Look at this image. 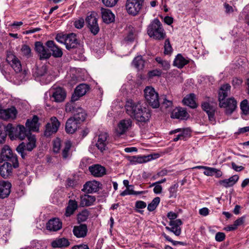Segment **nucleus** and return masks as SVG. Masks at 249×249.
<instances>
[{
  "label": "nucleus",
  "mask_w": 249,
  "mask_h": 249,
  "mask_svg": "<svg viewBox=\"0 0 249 249\" xmlns=\"http://www.w3.org/2000/svg\"><path fill=\"white\" fill-rule=\"evenodd\" d=\"M80 123H78L77 121L72 117L70 118L67 121L65 125V130L68 133H73L79 127L78 124Z\"/></svg>",
  "instance_id": "nucleus-26"
},
{
  "label": "nucleus",
  "mask_w": 249,
  "mask_h": 249,
  "mask_svg": "<svg viewBox=\"0 0 249 249\" xmlns=\"http://www.w3.org/2000/svg\"><path fill=\"white\" fill-rule=\"evenodd\" d=\"M101 13L104 22L109 24L114 21L115 16L110 10L101 8Z\"/></svg>",
  "instance_id": "nucleus-22"
},
{
  "label": "nucleus",
  "mask_w": 249,
  "mask_h": 249,
  "mask_svg": "<svg viewBox=\"0 0 249 249\" xmlns=\"http://www.w3.org/2000/svg\"><path fill=\"white\" fill-rule=\"evenodd\" d=\"M99 182L97 181H89L84 185L82 190L86 193L96 192L99 190Z\"/></svg>",
  "instance_id": "nucleus-25"
},
{
  "label": "nucleus",
  "mask_w": 249,
  "mask_h": 249,
  "mask_svg": "<svg viewBox=\"0 0 249 249\" xmlns=\"http://www.w3.org/2000/svg\"><path fill=\"white\" fill-rule=\"evenodd\" d=\"M172 101L167 100L165 97L164 98L163 102L160 105V108L162 110L171 107L172 106Z\"/></svg>",
  "instance_id": "nucleus-47"
},
{
  "label": "nucleus",
  "mask_w": 249,
  "mask_h": 249,
  "mask_svg": "<svg viewBox=\"0 0 249 249\" xmlns=\"http://www.w3.org/2000/svg\"><path fill=\"white\" fill-rule=\"evenodd\" d=\"M0 70L2 74L7 80H12L13 79L10 72V66L8 63H1L0 64Z\"/></svg>",
  "instance_id": "nucleus-37"
},
{
  "label": "nucleus",
  "mask_w": 249,
  "mask_h": 249,
  "mask_svg": "<svg viewBox=\"0 0 249 249\" xmlns=\"http://www.w3.org/2000/svg\"><path fill=\"white\" fill-rule=\"evenodd\" d=\"M143 106L139 102H134L132 100H128L126 102L125 108L126 113L132 118L134 119L142 109Z\"/></svg>",
  "instance_id": "nucleus-7"
},
{
  "label": "nucleus",
  "mask_w": 249,
  "mask_h": 249,
  "mask_svg": "<svg viewBox=\"0 0 249 249\" xmlns=\"http://www.w3.org/2000/svg\"><path fill=\"white\" fill-rule=\"evenodd\" d=\"M132 64L136 68L142 69L144 67V61L142 59L141 56H138L134 59Z\"/></svg>",
  "instance_id": "nucleus-42"
},
{
  "label": "nucleus",
  "mask_w": 249,
  "mask_h": 249,
  "mask_svg": "<svg viewBox=\"0 0 249 249\" xmlns=\"http://www.w3.org/2000/svg\"><path fill=\"white\" fill-rule=\"evenodd\" d=\"M29 131L37 132L39 130L38 117L34 115L32 119H28L25 124Z\"/></svg>",
  "instance_id": "nucleus-28"
},
{
  "label": "nucleus",
  "mask_w": 249,
  "mask_h": 249,
  "mask_svg": "<svg viewBox=\"0 0 249 249\" xmlns=\"http://www.w3.org/2000/svg\"><path fill=\"white\" fill-rule=\"evenodd\" d=\"M66 39V48L69 50L71 49L76 48L79 44L77 39L76 35L74 33L67 34Z\"/></svg>",
  "instance_id": "nucleus-18"
},
{
  "label": "nucleus",
  "mask_w": 249,
  "mask_h": 249,
  "mask_svg": "<svg viewBox=\"0 0 249 249\" xmlns=\"http://www.w3.org/2000/svg\"><path fill=\"white\" fill-rule=\"evenodd\" d=\"M215 238L217 241L221 242L225 239V234L223 232H218L216 234Z\"/></svg>",
  "instance_id": "nucleus-61"
},
{
  "label": "nucleus",
  "mask_w": 249,
  "mask_h": 249,
  "mask_svg": "<svg viewBox=\"0 0 249 249\" xmlns=\"http://www.w3.org/2000/svg\"><path fill=\"white\" fill-rule=\"evenodd\" d=\"M178 186V184L176 183L170 187L169 189L170 192V197L176 196Z\"/></svg>",
  "instance_id": "nucleus-54"
},
{
  "label": "nucleus",
  "mask_w": 249,
  "mask_h": 249,
  "mask_svg": "<svg viewBox=\"0 0 249 249\" xmlns=\"http://www.w3.org/2000/svg\"><path fill=\"white\" fill-rule=\"evenodd\" d=\"M21 50L23 55L26 57L29 58L31 56V50L28 45H23Z\"/></svg>",
  "instance_id": "nucleus-48"
},
{
  "label": "nucleus",
  "mask_w": 249,
  "mask_h": 249,
  "mask_svg": "<svg viewBox=\"0 0 249 249\" xmlns=\"http://www.w3.org/2000/svg\"><path fill=\"white\" fill-rule=\"evenodd\" d=\"M188 115L186 109L178 107L175 108L172 112L171 117L174 119L184 120Z\"/></svg>",
  "instance_id": "nucleus-29"
},
{
  "label": "nucleus",
  "mask_w": 249,
  "mask_h": 249,
  "mask_svg": "<svg viewBox=\"0 0 249 249\" xmlns=\"http://www.w3.org/2000/svg\"><path fill=\"white\" fill-rule=\"evenodd\" d=\"M97 21L98 19L94 13L88 15L86 18V22L88 24V27L93 35H96L100 30Z\"/></svg>",
  "instance_id": "nucleus-9"
},
{
  "label": "nucleus",
  "mask_w": 249,
  "mask_h": 249,
  "mask_svg": "<svg viewBox=\"0 0 249 249\" xmlns=\"http://www.w3.org/2000/svg\"><path fill=\"white\" fill-rule=\"evenodd\" d=\"M148 35L155 39L163 40L166 37V33L160 20L156 18L150 23L147 28Z\"/></svg>",
  "instance_id": "nucleus-1"
},
{
  "label": "nucleus",
  "mask_w": 249,
  "mask_h": 249,
  "mask_svg": "<svg viewBox=\"0 0 249 249\" xmlns=\"http://www.w3.org/2000/svg\"><path fill=\"white\" fill-rule=\"evenodd\" d=\"M11 183L8 181L0 182V198L3 199L8 196L11 192Z\"/></svg>",
  "instance_id": "nucleus-19"
},
{
  "label": "nucleus",
  "mask_w": 249,
  "mask_h": 249,
  "mask_svg": "<svg viewBox=\"0 0 249 249\" xmlns=\"http://www.w3.org/2000/svg\"><path fill=\"white\" fill-rule=\"evenodd\" d=\"M62 228V222L59 218H53L50 219L46 224V228L50 231H56Z\"/></svg>",
  "instance_id": "nucleus-23"
},
{
  "label": "nucleus",
  "mask_w": 249,
  "mask_h": 249,
  "mask_svg": "<svg viewBox=\"0 0 249 249\" xmlns=\"http://www.w3.org/2000/svg\"><path fill=\"white\" fill-rule=\"evenodd\" d=\"M2 129L0 128V143H2L4 142L7 135V131L5 130V126Z\"/></svg>",
  "instance_id": "nucleus-52"
},
{
  "label": "nucleus",
  "mask_w": 249,
  "mask_h": 249,
  "mask_svg": "<svg viewBox=\"0 0 249 249\" xmlns=\"http://www.w3.org/2000/svg\"><path fill=\"white\" fill-rule=\"evenodd\" d=\"M108 135L106 132L101 133L98 136L96 146L101 152L108 149L107 147L108 143Z\"/></svg>",
  "instance_id": "nucleus-14"
},
{
  "label": "nucleus",
  "mask_w": 249,
  "mask_h": 249,
  "mask_svg": "<svg viewBox=\"0 0 249 249\" xmlns=\"http://www.w3.org/2000/svg\"><path fill=\"white\" fill-rule=\"evenodd\" d=\"M70 242L68 240L65 238L56 239L52 242V246L53 248H66L69 246Z\"/></svg>",
  "instance_id": "nucleus-38"
},
{
  "label": "nucleus",
  "mask_w": 249,
  "mask_h": 249,
  "mask_svg": "<svg viewBox=\"0 0 249 249\" xmlns=\"http://www.w3.org/2000/svg\"><path fill=\"white\" fill-rule=\"evenodd\" d=\"M78 208V204L75 200L70 199L69 201L68 206L66 208L65 215L66 216H70Z\"/></svg>",
  "instance_id": "nucleus-33"
},
{
  "label": "nucleus",
  "mask_w": 249,
  "mask_h": 249,
  "mask_svg": "<svg viewBox=\"0 0 249 249\" xmlns=\"http://www.w3.org/2000/svg\"><path fill=\"white\" fill-rule=\"evenodd\" d=\"M201 107L207 114L208 119L211 124H214L216 123L215 113L216 111L217 107L209 102H204L201 104Z\"/></svg>",
  "instance_id": "nucleus-8"
},
{
  "label": "nucleus",
  "mask_w": 249,
  "mask_h": 249,
  "mask_svg": "<svg viewBox=\"0 0 249 249\" xmlns=\"http://www.w3.org/2000/svg\"><path fill=\"white\" fill-rule=\"evenodd\" d=\"M182 224L181 220L179 219L175 220H171L169 222V225L171 227H166L165 229L171 232H173L176 235L179 236L181 231L180 226Z\"/></svg>",
  "instance_id": "nucleus-16"
},
{
  "label": "nucleus",
  "mask_w": 249,
  "mask_h": 249,
  "mask_svg": "<svg viewBox=\"0 0 249 249\" xmlns=\"http://www.w3.org/2000/svg\"><path fill=\"white\" fill-rule=\"evenodd\" d=\"M95 200L94 196L84 195L80 197V205L82 207L89 206L92 205Z\"/></svg>",
  "instance_id": "nucleus-32"
},
{
  "label": "nucleus",
  "mask_w": 249,
  "mask_h": 249,
  "mask_svg": "<svg viewBox=\"0 0 249 249\" xmlns=\"http://www.w3.org/2000/svg\"><path fill=\"white\" fill-rule=\"evenodd\" d=\"M87 114L85 111L81 107H77L73 114V119L76 120L78 123L84 122L86 119Z\"/></svg>",
  "instance_id": "nucleus-34"
},
{
  "label": "nucleus",
  "mask_w": 249,
  "mask_h": 249,
  "mask_svg": "<svg viewBox=\"0 0 249 249\" xmlns=\"http://www.w3.org/2000/svg\"><path fill=\"white\" fill-rule=\"evenodd\" d=\"M29 132L23 125H19V129L17 134L16 139H19L21 140H24L25 137H29Z\"/></svg>",
  "instance_id": "nucleus-41"
},
{
  "label": "nucleus",
  "mask_w": 249,
  "mask_h": 249,
  "mask_svg": "<svg viewBox=\"0 0 249 249\" xmlns=\"http://www.w3.org/2000/svg\"><path fill=\"white\" fill-rule=\"evenodd\" d=\"M61 146L60 140L58 138L53 141V149L55 153H58L60 150Z\"/></svg>",
  "instance_id": "nucleus-51"
},
{
  "label": "nucleus",
  "mask_w": 249,
  "mask_h": 249,
  "mask_svg": "<svg viewBox=\"0 0 249 249\" xmlns=\"http://www.w3.org/2000/svg\"><path fill=\"white\" fill-rule=\"evenodd\" d=\"M87 232L88 228L86 224H80L79 226L73 227V233L78 238L85 237L87 235Z\"/></svg>",
  "instance_id": "nucleus-30"
},
{
  "label": "nucleus",
  "mask_w": 249,
  "mask_h": 249,
  "mask_svg": "<svg viewBox=\"0 0 249 249\" xmlns=\"http://www.w3.org/2000/svg\"><path fill=\"white\" fill-rule=\"evenodd\" d=\"M47 71V68L45 65H43L40 68L37 69L36 74L38 76H42L44 75Z\"/></svg>",
  "instance_id": "nucleus-55"
},
{
  "label": "nucleus",
  "mask_w": 249,
  "mask_h": 249,
  "mask_svg": "<svg viewBox=\"0 0 249 249\" xmlns=\"http://www.w3.org/2000/svg\"><path fill=\"white\" fill-rule=\"evenodd\" d=\"M35 50L38 53L40 60L47 59L49 58L52 53L48 49H47L43 43L40 41L35 43Z\"/></svg>",
  "instance_id": "nucleus-12"
},
{
  "label": "nucleus",
  "mask_w": 249,
  "mask_h": 249,
  "mask_svg": "<svg viewBox=\"0 0 249 249\" xmlns=\"http://www.w3.org/2000/svg\"><path fill=\"white\" fill-rule=\"evenodd\" d=\"M89 86L86 84H81L76 87L73 94L72 95L71 101L75 102L84 95L89 89Z\"/></svg>",
  "instance_id": "nucleus-15"
},
{
  "label": "nucleus",
  "mask_w": 249,
  "mask_h": 249,
  "mask_svg": "<svg viewBox=\"0 0 249 249\" xmlns=\"http://www.w3.org/2000/svg\"><path fill=\"white\" fill-rule=\"evenodd\" d=\"M239 179V177L237 175H233L232 177H230L229 178L227 179V180L229 181L230 184L231 185V186H232L233 185H234L236 182L238 181Z\"/></svg>",
  "instance_id": "nucleus-59"
},
{
  "label": "nucleus",
  "mask_w": 249,
  "mask_h": 249,
  "mask_svg": "<svg viewBox=\"0 0 249 249\" xmlns=\"http://www.w3.org/2000/svg\"><path fill=\"white\" fill-rule=\"evenodd\" d=\"M89 216V212L87 211H83L78 214V220L83 222L86 221Z\"/></svg>",
  "instance_id": "nucleus-50"
},
{
  "label": "nucleus",
  "mask_w": 249,
  "mask_h": 249,
  "mask_svg": "<svg viewBox=\"0 0 249 249\" xmlns=\"http://www.w3.org/2000/svg\"><path fill=\"white\" fill-rule=\"evenodd\" d=\"M19 129V125L15 127L11 124H8L5 126V130L7 131V135L11 140L16 139L17 134Z\"/></svg>",
  "instance_id": "nucleus-36"
},
{
  "label": "nucleus",
  "mask_w": 249,
  "mask_h": 249,
  "mask_svg": "<svg viewBox=\"0 0 249 249\" xmlns=\"http://www.w3.org/2000/svg\"><path fill=\"white\" fill-rule=\"evenodd\" d=\"M184 105L189 106L191 108H195L197 107V105L195 101V94L191 93L186 96L182 100Z\"/></svg>",
  "instance_id": "nucleus-39"
},
{
  "label": "nucleus",
  "mask_w": 249,
  "mask_h": 249,
  "mask_svg": "<svg viewBox=\"0 0 249 249\" xmlns=\"http://www.w3.org/2000/svg\"><path fill=\"white\" fill-rule=\"evenodd\" d=\"M231 86L229 84H227L222 85L218 93V101L219 102H223L225 99L228 96L230 92Z\"/></svg>",
  "instance_id": "nucleus-31"
},
{
  "label": "nucleus",
  "mask_w": 249,
  "mask_h": 249,
  "mask_svg": "<svg viewBox=\"0 0 249 249\" xmlns=\"http://www.w3.org/2000/svg\"><path fill=\"white\" fill-rule=\"evenodd\" d=\"M216 168L206 166L204 174L208 176H212L214 175Z\"/></svg>",
  "instance_id": "nucleus-58"
},
{
  "label": "nucleus",
  "mask_w": 249,
  "mask_h": 249,
  "mask_svg": "<svg viewBox=\"0 0 249 249\" xmlns=\"http://www.w3.org/2000/svg\"><path fill=\"white\" fill-rule=\"evenodd\" d=\"M89 170L91 174L95 177H101L106 174L105 168L99 164L90 166Z\"/></svg>",
  "instance_id": "nucleus-21"
},
{
  "label": "nucleus",
  "mask_w": 249,
  "mask_h": 249,
  "mask_svg": "<svg viewBox=\"0 0 249 249\" xmlns=\"http://www.w3.org/2000/svg\"><path fill=\"white\" fill-rule=\"evenodd\" d=\"M6 61L16 73H19L22 78L24 77L26 71L25 70L22 71L20 61L15 55L11 53H7Z\"/></svg>",
  "instance_id": "nucleus-5"
},
{
  "label": "nucleus",
  "mask_w": 249,
  "mask_h": 249,
  "mask_svg": "<svg viewBox=\"0 0 249 249\" xmlns=\"http://www.w3.org/2000/svg\"><path fill=\"white\" fill-rule=\"evenodd\" d=\"M12 166L9 162H5L0 166V175L3 178H7L12 174Z\"/></svg>",
  "instance_id": "nucleus-27"
},
{
  "label": "nucleus",
  "mask_w": 249,
  "mask_h": 249,
  "mask_svg": "<svg viewBox=\"0 0 249 249\" xmlns=\"http://www.w3.org/2000/svg\"><path fill=\"white\" fill-rule=\"evenodd\" d=\"M188 60L184 58L181 54H178L174 61V65L181 69L188 63Z\"/></svg>",
  "instance_id": "nucleus-40"
},
{
  "label": "nucleus",
  "mask_w": 249,
  "mask_h": 249,
  "mask_svg": "<svg viewBox=\"0 0 249 249\" xmlns=\"http://www.w3.org/2000/svg\"><path fill=\"white\" fill-rule=\"evenodd\" d=\"M135 207L138 209H143L146 207V203L142 201H137L136 202Z\"/></svg>",
  "instance_id": "nucleus-64"
},
{
  "label": "nucleus",
  "mask_w": 249,
  "mask_h": 249,
  "mask_svg": "<svg viewBox=\"0 0 249 249\" xmlns=\"http://www.w3.org/2000/svg\"><path fill=\"white\" fill-rule=\"evenodd\" d=\"M46 45L52 52V55L54 57H60L62 56L63 52L61 49L55 45L53 40H49L46 42Z\"/></svg>",
  "instance_id": "nucleus-24"
},
{
  "label": "nucleus",
  "mask_w": 249,
  "mask_h": 249,
  "mask_svg": "<svg viewBox=\"0 0 249 249\" xmlns=\"http://www.w3.org/2000/svg\"><path fill=\"white\" fill-rule=\"evenodd\" d=\"M4 161L11 162L14 168H17L19 166L17 155L13 153L11 149L7 145L3 146L0 153V162H2Z\"/></svg>",
  "instance_id": "nucleus-3"
},
{
  "label": "nucleus",
  "mask_w": 249,
  "mask_h": 249,
  "mask_svg": "<svg viewBox=\"0 0 249 249\" xmlns=\"http://www.w3.org/2000/svg\"><path fill=\"white\" fill-rule=\"evenodd\" d=\"M220 107L226 108L225 113L227 115H231L237 107V102L234 98H230L226 101L219 103Z\"/></svg>",
  "instance_id": "nucleus-11"
},
{
  "label": "nucleus",
  "mask_w": 249,
  "mask_h": 249,
  "mask_svg": "<svg viewBox=\"0 0 249 249\" xmlns=\"http://www.w3.org/2000/svg\"><path fill=\"white\" fill-rule=\"evenodd\" d=\"M28 142L20 143L16 148L17 152L23 159H25L29 152L36 147V139L34 135H30L28 137Z\"/></svg>",
  "instance_id": "nucleus-2"
},
{
  "label": "nucleus",
  "mask_w": 249,
  "mask_h": 249,
  "mask_svg": "<svg viewBox=\"0 0 249 249\" xmlns=\"http://www.w3.org/2000/svg\"><path fill=\"white\" fill-rule=\"evenodd\" d=\"M67 35V34H58L56 35L55 39L57 42L65 45Z\"/></svg>",
  "instance_id": "nucleus-53"
},
{
  "label": "nucleus",
  "mask_w": 249,
  "mask_h": 249,
  "mask_svg": "<svg viewBox=\"0 0 249 249\" xmlns=\"http://www.w3.org/2000/svg\"><path fill=\"white\" fill-rule=\"evenodd\" d=\"M76 108L73 103H68L66 105L65 109L66 112H72L74 114Z\"/></svg>",
  "instance_id": "nucleus-60"
},
{
  "label": "nucleus",
  "mask_w": 249,
  "mask_h": 249,
  "mask_svg": "<svg viewBox=\"0 0 249 249\" xmlns=\"http://www.w3.org/2000/svg\"><path fill=\"white\" fill-rule=\"evenodd\" d=\"M245 219V216H244L238 218L234 221L233 225H234L236 229L238 226H239L244 223Z\"/></svg>",
  "instance_id": "nucleus-62"
},
{
  "label": "nucleus",
  "mask_w": 249,
  "mask_h": 249,
  "mask_svg": "<svg viewBox=\"0 0 249 249\" xmlns=\"http://www.w3.org/2000/svg\"><path fill=\"white\" fill-rule=\"evenodd\" d=\"M240 108L244 114L246 115L249 114V105L247 99H245L241 102Z\"/></svg>",
  "instance_id": "nucleus-46"
},
{
  "label": "nucleus",
  "mask_w": 249,
  "mask_h": 249,
  "mask_svg": "<svg viewBox=\"0 0 249 249\" xmlns=\"http://www.w3.org/2000/svg\"><path fill=\"white\" fill-rule=\"evenodd\" d=\"M132 125V121L130 119L121 120L118 124L117 132L120 135L124 134Z\"/></svg>",
  "instance_id": "nucleus-20"
},
{
  "label": "nucleus",
  "mask_w": 249,
  "mask_h": 249,
  "mask_svg": "<svg viewBox=\"0 0 249 249\" xmlns=\"http://www.w3.org/2000/svg\"><path fill=\"white\" fill-rule=\"evenodd\" d=\"M66 92L61 88H57L53 92L52 97L56 102H61L64 101L66 97Z\"/></svg>",
  "instance_id": "nucleus-35"
},
{
  "label": "nucleus",
  "mask_w": 249,
  "mask_h": 249,
  "mask_svg": "<svg viewBox=\"0 0 249 249\" xmlns=\"http://www.w3.org/2000/svg\"><path fill=\"white\" fill-rule=\"evenodd\" d=\"M164 53L165 54H169L172 51V48L170 44L169 40L166 39L164 43Z\"/></svg>",
  "instance_id": "nucleus-49"
},
{
  "label": "nucleus",
  "mask_w": 249,
  "mask_h": 249,
  "mask_svg": "<svg viewBox=\"0 0 249 249\" xmlns=\"http://www.w3.org/2000/svg\"><path fill=\"white\" fill-rule=\"evenodd\" d=\"M160 202V198L156 197L147 206V209L150 212H152L156 209Z\"/></svg>",
  "instance_id": "nucleus-44"
},
{
  "label": "nucleus",
  "mask_w": 249,
  "mask_h": 249,
  "mask_svg": "<svg viewBox=\"0 0 249 249\" xmlns=\"http://www.w3.org/2000/svg\"><path fill=\"white\" fill-rule=\"evenodd\" d=\"M144 0H127L125 8L129 14L137 15L141 10Z\"/></svg>",
  "instance_id": "nucleus-6"
},
{
  "label": "nucleus",
  "mask_w": 249,
  "mask_h": 249,
  "mask_svg": "<svg viewBox=\"0 0 249 249\" xmlns=\"http://www.w3.org/2000/svg\"><path fill=\"white\" fill-rule=\"evenodd\" d=\"M84 21L83 18H80L74 22V25L77 29H81L84 26Z\"/></svg>",
  "instance_id": "nucleus-63"
},
{
  "label": "nucleus",
  "mask_w": 249,
  "mask_h": 249,
  "mask_svg": "<svg viewBox=\"0 0 249 249\" xmlns=\"http://www.w3.org/2000/svg\"><path fill=\"white\" fill-rule=\"evenodd\" d=\"M161 71L159 70H154L149 71L148 76L150 78H152L155 76H160L161 74Z\"/></svg>",
  "instance_id": "nucleus-57"
},
{
  "label": "nucleus",
  "mask_w": 249,
  "mask_h": 249,
  "mask_svg": "<svg viewBox=\"0 0 249 249\" xmlns=\"http://www.w3.org/2000/svg\"><path fill=\"white\" fill-rule=\"evenodd\" d=\"M18 113L15 107H12L6 109H0V118L3 120L14 119Z\"/></svg>",
  "instance_id": "nucleus-17"
},
{
  "label": "nucleus",
  "mask_w": 249,
  "mask_h": 249,
  "mask_svg": "<svg viewBox=\"0 0 249 249\" xmlns=\"http://www.w3.org/2000/svg\"><path fill=\"white\" fill-rule=\"evenodd\" d=\"M71 146V143L70 141H67L65 143V147L62 151V157L63 159H67L70 155V150Z\"/></svg>",
  "instance_id": "nucleus-45"
},
{
  "label": "nucleus",
  "mask_w": 249,
  "mask_h": 249,
  "mask_svg": "<svg viewBox=\"0 0 249 249\" xmlns=\"http://www.w3.org/2000/svg\"><path fill=\"white\" fill-rule=\"evenodd\" d=\"M118 0H102L103 3L107 7H112L114 6Z\"/></svg>",
  "instance_id": "nucleus-56"
},
{
  "label": "nucleus",
  "mask_w": 249,
  "mask_h": 249,
  "mask_svg": "<svg viewBox=\"0 0 249 249\" xmlns=\"http://www.w3.org/2000/svg\"><path fill=\"white\" fill-rule=\"evenodd\" d=\"M155 60L160 65L163 70L167 71L169 69L170 65L168 61L163 60L160 57H156Z\"/></svg>",
  "instance_id": "nucleus-43"
},
{
  "label": "nucleus",
  "mask_w": 249,
  "mask_h": 249,
  "mask_svg": "<svg viewBox=\"0 0 249 249\" xmlns=\"http://www.w3.org/2000/svg\"><path fill=\"white\" fill-rule=\"evenodd\" d=\"M151 117L150 110L146 107H142L134 119L138 123L145 124L149 122Z\"/></svg>",
  "instance_id": "nucleus-13"
},
{
  "label": "nucleus",
  "mask_w": 249,
  "mask_h": 249,
  "mask_svg": "<svg viewBox=\"0 0 249 249\" xmlns=\"http://www.w3.org/2000/svg\"><path fill=\"white\" fill-rule=\"evenodd\" d=\"M60 124L59 122L56 117L51 118V122L48 123L46 125L44 135L46 137H49L53 134L56 133Z\"/></svg>",
  "instance_id": "nucleus-10"
},
{
  "label": "nucleus",
  "mask_w": 249,
  "mask_h": 249,
  "mask_svg": "<svg viewBox=\"0 0 249 249\" xmlns=\"http://www.w3.org/2000/svg\"><path fill=\"white\" fill-rule=\"evenodd\" d=\"M144 97L148 104L153 108L160 106L159 95L151 87H146L144 90Z\"/></svg>",
  "instance_id": "nucleus-4"
}]
</instances>
